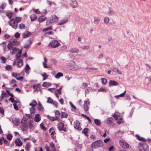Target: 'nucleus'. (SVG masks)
<instances>
[{"mask_svg":"<svg viewBox=\"0 0 151 151\" xmlns=\"http://www.w3.org/2000/svg\"><path fill=\"white\" fill-rule=\"evenodd\" d=\"M102 83L103 84H105L107 82V80L104 78H101Z\"/></svg>","mask_w":151,"mask_h":151,"instance_id":"c03bdc74","label":"nucleus"},{"mask_svg":"<svg viewBox=\"0 0 151 151\" xmlns=\"http://www.w3.org/2000/svg\"><path fill=\"white\" fill-rule=\"evenodd\" d=\"M63 76V73L58 72L55 75V78L57 79H59L60 77H62Z\"/></svg>","mask_w":151,"mask_h":151,"instance_id":"7c9ffc66","label":"nucleus"},{"mask_svg":"<svg viewBox=\"0 0 151 151\" xmlns=\"http://www.w3.org/2000/svg\"><path fill=\"white\" fill-rule=\"evenodd\" d=\"M88 86V84L86 83H83L82 86V88H85Z\"/></svg>","mask_w":151,"mask_h":151,"instance_id":"69168bd1","label":"nucleus"},{"mask_svg":"<svg viewBox=\"0 0 151 151\" xmlns=\"http://www.w3.org/2000/svg\"><path fill=\"white\" fill-rule=\"evenodd\" d=\"M58 18L55 15H53L50 19H48L47 21L46 24L47 25H48L50 24L57 21L58 20Z\"/></svg>","mask_w":151,"mask_h":151,"instance_id":"20e7f679","label":"nucleus"},{"mask_svg":"<svg viewBox=\"0 0 151 151\" xmlns=\"http://www.w3.org/2000/svg\"><path fill=\"white\" fill-rule=\"evenodd\" d=\"M1 62L2 63H5L6 61V59L4 57H1L0 58Z\"/></svg>","mask_w":151,"mask_h":151,"instance_id":"de8ad7c7","label":"nucleus"},{"mask_svg":"<svg viewBox=\"0 0 151 151\" xmlns=\"http://www.w3.org/2000/svg\"><path fill=\"white\" fill-rule=\"evenodd\" d=\"M30 18L31 21H33L37 19V16L35 14H32L30 16Z\"/></svg>","mask_w":151,"mask_h":151,"instance_id":"c85d7f7f","label":"nucleus"},{"mask_svg":"<svg viewBox=\"0 0 151 151\" xmlns=\"http://www.w3.org/2000/svg\"><path fill=\"white\" fill-rule=\"evenodd\" d=\"M32 42L30 40H27L25 44L24 45V48H27L29 47V45L32 44Z\"/></svg>","mask_w":151,"mask_h":151,"instance_id":"2eb2a0df","label":"nucleus"},{"mask_svg":"<svg viewBox=\"0 0 151 151\" xmlns=\"http://www.w3.org/2000/svg\"><path fill=\"white\" fill-rule=\"evenodd\" d=\"M124 122L123 119L120 118H119L117 121V122L118 124H120Z\"/></svg>","mask_w":151,"mask_h":151,"instance_id":"09e8293b","label":"nucleus"},{"mask_svg":"<svg viewBox=\"0 0 151 151\" xmlns=\"http://www.w3.org/2000/svg\"><path fill=\"white\" fill-rule=\"evenodd\" d=\"M7 139L9 141L11 140L12 138V136L11 134H9L7 135L6 136Z\"/></svg>","mask_w":151,"mask_h":151,"instance_id":"6e6d98bb","label":"nucleus"},{"mask_svg":"<svg viewBox=\"0 0 151 151\" xmlns=\"http://www.w3.org/2000/svg\"><path fill=\"white\" fill-rule=\"evenodd\" d=\"M17 48L16 47H14L11 50V53L12 55H13L17 52Z\"/></svg>","mask_w":151,"mask_h":151,"instance_id":"72a5a7b5","label":"nucleus"},{"mask_svg":"<svg viewBox=\"0 0 151 151\" xmlns=\"http://www.w3.org/2000/svg\"><path fill=\"white\" fill-rule=\"evenodd\" d=\"M15 143L17 146H21L22 145V143L20 139L19 138L16 139L15 140Z\"/></svg>","mask_w":151,"mask_h":151,"instance_id":"f3484780","label":"nucleus"},{"mask_svg":"<svg viewBox=\"0 0 151 151\" xmlns=\"http://www.w3.org/2000/svg\"><path fill=\"white\" fill-rule=\"evenodd\" d=\"M15 64L19 68L21 67L23 65V61L22 59H19L16 60L13 64Z\"/></svg>","mask_w":151,"mask_h":151,"instance_id":"1a4fd4ad","label":"nucleus"},{"mask_svg":"<svg viewBox=\"0 0 151 151\" xmlns=\"http://www.w3.org/2000/svg\"><path fill=\"white\" fill-rule=\"evenodd\" d=\"M35 110V109L34 107H31L30 109V111L31 114L34 113Z\"/></svg>","mask_w":151,"mask_h":151,"instance_id":"603ef678","label":"nucleus"},{"mask_svg":"<svg viewBox=\"0 0 151 151\" xmlns=\"http://www.w3.org/2000/svg\"><path fill=\"white\" fill-rule=\"evenodd\" d=\"M34 119L35 122H39L40 120V115L38 114H36L35 116Z\"/></svg>","mask_w":151,"mask_h":151,"instance_id":"5701e85b","label":"nucleus"},{"mask_svg":"<svg viewBox=\"0 0 151 151\" xmlns=\"http://www.w3.org/2000/svg\"><path fill=\"white\" fill-rule=\"evenodd\" d=\"M37 109L41 111H43L44 110V108L40 102L38 103Z\"/></svg>","mask_w":151,"mask_h":151,"instance_id":"aec40b11","label":"nucleus"},{"mask_svg":"<svg viewBox=\"0 0 151 151\" xmlns=\"http://www.w3.org/2000/svg\"><path fill=\"white\" fill-rule=\"evenodd\" d=\"M55 117L57 118V120H58L60 116V113L58 110H56L55 111Z\"/></svg>","mask_w":151,"mask_h":151,"instance_id":"b1692460","label":"nucleus"},{"mask_svg":"<svg viewBox=\"0 0 151 151\" xmlns=\"http://www.w3.org/2000/svg\"><path fill=\"white\" fill-rule=\"evenodd\" d=\"M95 124L98 126L100 125L101 124V122L100 120L98 119H95L94 120Z\"/></svg>","mask_w":151,"mask_h":151,"instance_id":"c756f323","label":"nucleus"},{"mask_svg":"<svg viewBox=\"0 0 151 151\" xmlns=\"http://www.w3.org/2000/svg\"><path fill=\"white\" fill-rule=\"evenodd\" d=\"M42 76L43 77V80H44L47 79L48 76L45 73H44L42 74Z\"/></svg>","mask_w":151,"mask_h":151,"instance_id":"ea45409f","label":"nucleus"},{"mask_svg":"<svg viewBox=\"0 0 151 151\" xmlns=\"http://www.w3.org/2000/svg\"><path fill=\"white\" fill-rule=\"evenodd\" d=\"M46 19V18L44 17H40L38 19V21L40 22H42L44 21Z\"/></svg>","mask_w":151,"mask_h":151,"instance_id":"79ce46f5","label":"nucleus"},{"mask_svg":"<svg viewBox=\"0 0 151 151\" xmlns=\"http://www.w3.org/2000/svg\"><path fill=\"white\" fill-rule=\"evenodd\" d=\"M91 91H92V89L90 87H88L86 88L85 93H88L89 92H90Z\"/></svg>","mask_w":151,"mask_h":151,"instance_id":"4d7b16f0","label":"nucleus"},{"mask_svg":"<svg viewBox=\"0 0 151 151\" xmlns=\"http://www.w3.org/2000/svg\"><path fill=\"white\" fill-rule=\"evenodd\" d=\"M68 19H65L62 20L59 23H58V24L59 25H61L63 24H64L66 23L68 21Z\"/></svg>","mask_w":151,"mask_h":151,"instance_id":"a878e982","label":"nucleus"},{"mask_svg":"<svg viewBox=\"0 0 151 151\" xmlns=\"http://www.w3.org/2000/svg\"><path fill=\"white\" fill-rule=\"evenodd\" d=\"M19 28L20 29H24L25 28V25L24 24H20L19 25Z\"/></svg>","mask_w":151,"mask_h":151,"instance_id":"3c124183","label":"nucleus"},{"mask_svg":"<svg viewBox=\"0 0 151 151\" xmlns=\"http://www.w3.org/2000/svg\"><path fill=\"white\" fill-rule=\"evenodd\" d=\"M107 13L108 14H110V15L114 14V12L113 11H111V10L110 9H109V11L107 12Z\"/></svg>","mask_w":151,"mask_h":151,"instance_id":"338daca9","label":"nucleus"},{"mask_svg":"<svg viewBox=\"0 0 151 151\" xmlns=\"http://www.w3.org/2000/svg\"><path fill=\"white\" fill-rule=\"evenodd\" d=\"M5 68L8 70H10L12 69V67L10 65H7L6 66Z\"/></svg>","mask_w":151,"mask_h":151,"instance_id":"680f3d73","label":"nucleus"},{"mask_svg":"<svg viewBox=\"0 0 151 151\" xmlns=\"http://www.w3.org/2000/svg\"><path fill=\"white\" fill-rule=\"evenodd\" d=\"M112 70L114 72L117 73L118 74H122V73L121 71L119 70L117 68H114L112 69Z\"/></svg>","mask_w":151,"mask_h":151,"instance_id":"bb28decb","label":"nucleus"},{"mask_svg":"<svg viewBox=\"0 0 151 151\" xmlns=\"http://www.w3.org/2000/svg\"><path fill=\"white\" fill-rule=\"evenodd\" d=\"M6 92L8 93V94L12 97H14V95H13V94L12 93H11L9 91L6 90Z\"/></svg>","mask_w":151,"mask_h":151,"instance_id":"0e129e2a","label":"nucleus"},{"mask_svg":"<svg viewBox=\"0 0 151 151\" xmlns=\"http://www.w3.org/2000/svg\"><path fill=\"white\" fill-rule=\"evenodd\" d=\"M37 103L35 100H32V102L29 104V105L32 106V107H34L37 105Z\"/></svg>","mask_w":151,"mask_h":151,"instance_id":"c9c22d12","label":"nucleus"},{"mask_svg":"<svg viewBox=\"0 0 151 151\" xmlns=\"http://www.w3.org/2000/svg\"><path fill=\"white\" fill-rule=\"evenodd\" d=\"M103 142L100 140H97L94 142L91 145V147L93 148H96L98 147L102 146L103 145Z\"/></svg>","mask_w":151,"mask_h":151,"instance_id":"f03ea898","label":"nucleus"},{"mask_svg":"<svg viewBox=\"0 0 151 151\" xmlns=\"http://www.w3.org/2000/svg\"><path fill=\"white\" fill-rule=\"evenodd\" d=\"M52 26H50L43 29V31L45 32L48 30H51L52 29Z\"/></svg>","mask_w":151,"mask_h":151,"instance_id":"864d4df0","label":"nucleus"},{"mask_svg":"<svg viewBox=\"0 0 151 151\" xmlns=\"http://www.w3.org/2000/svg\"><path fill=\"white\" fill-rule=\"evenodd\" d=\"M21 18L19 17H17L14 19V20H15V22H17V23L18 24V23L20 22L21 21Z\"/></svg>","mask_w":151,"mask_h":151,"instance_id":"49530a36","label":"nucleus"},{"mask_svg":"<svg viewBox=\"0 0 151 151\" xmlns=\"http://www.w3.org/2000/svg\"><path fill=\"white\" fill-rule=\"evenodd\" d=\"M109 83L110 86H117L118 85V83L117 82L113 81H110Z\"/></svg>","mask_w":151,"mask_h":151,"instance_id":"4be33fe9","label":"nucleus"},{"mask_svg":"<svg viewBox=\"0 0 151 151\" xmlns=\"http://www.w3.org/2000/svg\"><path fill=\"white\" fill-rule=\"evenodd\" d=\"M120 144L122 147L124 149L127 148L129 147V144L123 140L120 141Z\"/></svg>","mask_w":151,"mask_h":151,"instance_id":"9d476101","label":"nucleus"},{"mask_svg":"<svg viewBox=\"0 0 151 151\" xmlns=\"http://www.w3.org/2000/svg\"><path fill=\"white\" fill-rule=\"evenodd\" d=\"M109 21V18L108 17H105L104 20V22L106 23H108Z\"/></svg>","mask_w":151,"mask_h":151,"instance_id":"8fccbe9b","label":"nucleus"},{"mask_svg":"<svg viewBox=\"0 0 151 151\" xmlns=\"http://www.w3.org/2000/svg\"><path fill=\"white\" fill-rule=\"evenodd\" d=\"M70 68L73 70H77L80 68L73 61H71L70 63Z\"/></svg>","mask_w":151,"mask_h":151,"instance_id":"7ed1b4c3","label":"nucleus"},{"mask_svg":"<svg viewBox=\"0 0 151 151\" xmlns=\"http://www.w3.org/2000/svg\"><path fill=\"white\" fill-rule=\"evenodd\" d=\"M89 129L88 128H85L82 130V132L86 136H88L87 133L88 132Z\"/></svg>","mask_w":151,"mask_h":151,"instance_id":"f704fd0d","label":"nucleus"},{"mask_svg":"<svg viewBox=\"0 0 151 151\" xmlns=\"http://www.w3.org/2000/svg\"><path fill=\"white\" fill-rule=\"evenodd\" d=\"M31 34L30 32L27 31L22 34V36L23 38H27L30 37Z\"/></svg>","mask_w":151,"mask_h":151,"instance_id":"dca6fc26","label":"nucleus"},{"mask_svg":"<svg viewBox=\"0 0 151 151\" xmlns=\"http://www.w3.org/2000/svg\"><path fill=\"white\" fill-rule=\"evenodd\" d=\"M90 46L89 45H85L83 46H81L80 48L83 50H88L89 49Z\"/></svg>","mask_w":151,"mask_h":151,"instance_id":"58836bf2","label":"nucleus"},{"mask_svg":"<svg viewBox=\"0 0 151 151\" xmlns=\"http://www.w3.org/2000/svg\"><path fill=\"white\" fill-rule=\"evenodd\" d=\"M74 127L75 129L78 130H81L82 128L80 126V122L78 120H76L74 123Z\"/></svg>","mask_w":151,"mask_h":151,"instance_id":"6e6552de","label":"nucleus"},{"mask_svg":"<svg viewBox=\"0 0 151 151\" xmlns=\"http://www.w3.org/2000/svg\"><path fill=\"white\" fill-rule=\"evenodd\" d=\"M119 116L120 114L118 112H115L113 115V116L116 120H117L118 119V117Z\"/></svg>","mask_w":151,"mask_h":151,"instance_id":"cd10ccee","label":"nucleus"},{"mask_svg":"<svg viewBox=\"0 0 151 151\" xmlns=\"http://www.w3.org/2000/svg\"><path fill=\"white\" fill-rule=\"evenodd\" d=\"M50 61H51L52 63H53L55 64L57 63V61L55 59H51L50 60Z\"/></svg>","mask_w":151,"mask_h":151,"instance_id":"774afa93","label":"nucleus"},{"mask_svg":"<svg viewBox=\"0 0 151 151\" xmlns=\"http://www.w3.org/2000/svg\"><path fill=\"white\" fill-rule=\"evenodd\" d=\"M60 45L59 42L56 40L52 41L49 44V46L53 48H56Z\"/></svg>","mask_w":151,"mask_h":151,"instance_id":"39448f33","label":"nucleus"},{"mask_svg":"<svg viewBox=\"0 0 151 151\" xmlns=\"http://www.w3.org/2000/svg\"><path fill=\"white\" fill-rule=\"evenodd\" d=\"M113 119L112 117L108 118L105 121V123L107 124L109 126H110L113 123Z\"/></svg>","mask_w":151,"mask_h":151,"instance_id":"4468645a","label":"nucleus"},{"mask_svg":"<svg viewBox=\"0 0 151 151\" xmlns=\"http://www.w3.org/2000/svg\"><path fill=\"white\" fill-rule=\"evenodd\" d=\"M81 115L82 116H84L85 117V118H86V119L88 120V122H89L90 123L91 122V120L90 119V118L87 116L83 114H82Z\"/></svg>","mask_w":151,"mask_h":151,"instance_id":"37998d69","label":"nucleus"},{"mask_svg":"<svg viewBox=\"0 0 151 151\" xmlns=\"http://www.w3.org/2000/svg\"><path fill=\"white\" fill-rule=\"evenodd\" d=\"M12 14L13 13L9 11L6 12V15L9 19H10L12 17Z\"/></svg>","mask_w":151,"mask_h":151,"instance_id":"2f4dec72","label":"nucleus"},{"mask_svg":"<svg viewBox=\"0 0 151 151\" xmlns=\"http://www.w3.org/2000/svg\"><path fill=\"white\" fill-rule=\"evenodd\" d=\"M53 101V100L52 99V98L50 97H49L47 101V103L52 104Z\"/></svg>","mask_w":151,"mask_h":151,"instance_id":"a18cd8bd","label":"nucleus"},{"mask_svg":"<svg viewBox=\"0 0 151 151\" xmlns=\"http://www.w3.org/2000/svg\"><path fill=\"white\" fill-rule=\"evenodd\" d=\"M99 91L106 92V90L103 88H101L98 90Z\"/></svg>","mask_w":151,"mask_h":151,"instance_id":"052dcab7","label":"nucleus"},{"mask_svg":"<svg viewBox=\"0 0 151 151\" xmlns=\"http://www.w3.org/2000/svg\"><path fill=\"white\" fill-rule=\"evenodd\" d=\"M40 127L44 131L46 130V128L44 126V125L42 123H41L40 124Z\"/></svg>","mask_w":151,"mask_h":151,"instance_id":"5fc2aeb1","label":"nucleus"},{"mask_svg":"<svg viewBox=\"0 0 151 151\" xmlns=\"http://www.w3.org/2000/svg\"><path fill=\"white\" fill-rule=\"evenodd\" d=\"M22 126L21 127L22 129L24 131H27L28 130V125L26 122H22Z\"/></svg>","mask_w":151,"mask_h":151,"instance_id":"f8f14e48","label":"nucleus"},{"mask_svg":"<svg viewBox=\"0 0 151 151\" xmlns=\"http://www.w3.org/2000/svg\"><path fill=\"white\" fill-rule=\"evenodd\" d=\"M14 36L16 38H18L20 37V34L18 32H16Z\"/></svg>","mask_w":151,"mask_h":151,"instance_id":"bf43d9fd","label":"nucleus"},{"mask_svg":"<svg viewBox=\"0 0 151 151\" xmlns=\"http://www.w3.org/2000/svg\"><path fill=\"white\" fill-rule=\"evenodd\" d=\"M9 25L13 28L16 29L17 27V24L15 22L14 19L12 18L10 19L9 22Z\"/></svg>","mask_w":151,"mask_h":151,"instance_id":"423d86ee","label":"nucleus"},{"mask_svg":"<svg viewBox=\"0 0 151 151\" xmlns=\"http://www.w3.org/2000/svg\"><path fill=\"white\" fill-rule=\"evenodd\" d=\"M70 4L73 8H76L77 7L78 2L76 0H70Z\"/></svg>","mask_w":151,"mask_h":151,"instance_id":"9b49d317","label":"nucleus"},{"mask_svg":"<svg viewBox=\"0 0 151 151\" xmlns=\"http://www.w3.org/2000/svg\"><path fill=\"white\" fill-rule=\"evenodd\" d=\"M135 136L137 138V139L139 140L142 141L143 142L146 141V140L145 138L142 137H140L137 134Z\"/></svg>","mask_w":151,"mask_h":151,"instance_id":"393cba45","label":"nucleus"},{"mask_svg":"<svg viewBox=\"0 0 151 151\" xmlns=\"http://www.w3.org/2000/svg\"><path fill=\"white\" fill-rule=\"evenodd\" d=\"M50 145L51 148L52 149L53 151H55L56 150V148L55 145L53 142H51L50 143Z\"/></svg>","mask_w":151,"mask_h":151,"instance_id":"e433bc0d","label":"nucleus"},{"mask_svg":"<svg viewBox=\"0 0 151 151\" xmlns=\"http://www.w3.org/2000/svg\"><path fill=\"white\" fill-rule=\"evenodd\" d=\"M30 69V68L28 64H27L26 65V67L25 68V70L27 72V71H28Z\"/></svg>","mask_w":151,"mask_h":151,"instance_id":"13d9d810","label":"nucleus"},{"mask_svg":"<svg viewBox=\"0 0 151 151\" xmlns=\"http://www.w3.org/2000/svg\"><path fill=\"white\" fill-rule=\"evenodd\" d=\"M64 124L61 122H60L58 124L57 127L58 129L60 131H63L65 132L66 131L65 128L64 127Z\"/></svg>","mask_w":151,"mask_h":151,"instance_id":"0eeeda50","label":"nucleus"},{"mask_svg":"<svg viewBox=\"0 0 151 151\" xmlns=\"http://www.w3.org/2000/svg\"><path fill=\"white\" fill-rule=\"evenodd\" d=\"M12 121L15 126H17L19 124L20 121L19 119L15 118Z\"/></svg>","mask_w":151,"mask_h":151,"instance_id":"6ab92c4d","label":"nucleus"},{"mask_svg":"<svg viewBox=\"0 0 151 151\" xmlns=\"http://www.w3.org/2000/svg\"><path fill=\"white\" fill-rule=\"evenodd\" d=\"M100 21V18L99 17L97 16H95L94 17L93 23L94 24H97Z\"/></svg>","mask_w":151,"mask_h":151,"instance_id":"a211bd4d","label":"nucleus"},{"mask_svg":"<svg viewBox=\"0 0 151 151\" xmlns=\"http://www.w3.org/2000/svg\"><path fill=\"white\" fill-rule=\"evenodd\" d=\"M79 105L83 108L84 110L87 111L89 109L90 102L89 101L83 102L81 99L79 100Z\"/></svg>","mask_w":151,"mask_h":151,"instance_id":"f257e3e1","label":"nucleus"},{"mask_svg":"<svg viewBox=\"0 0 151 151\" xmlns=\"http://www.w3.org/2000/svg\"><path fill=\"white\" fill-rule=\"evenodd\" d=\"M47 117L51 121L57 120V119L55 116H51L49 115L47 116Z\"/></svg>","mask_w":151,"mask_h":151,"instance_id":"473e14b6","label":"nucleus"},{"mask_svg":"<svg viewBox=\"0 0 151 151\" xmlns=\"http://www.w3.org/2000/svg\"><path fill=\"white\" fill-rule=\"evenodd\" d=\"M79 50L77 48H73L69 51L70 52L72 53H78L79 52Z\"/></svg>","mask_w":151,"mask_h":151,"instance_id":"412c9836","label":"nucleus"},{"mask_svg":"<svg viewBox=\"0 0 151 151\" xmlns=\"http://www.w3.org/2000/svg\"><path fill=\"white\" fill-rule=\"evenodd\" d=\"M51 85V83H48L47 82H44L43 83V86L44 87H47L49 85Z\"/></svg>","mask_w":151,"mask_h":151,"instance_id":"a19ab883","label":"nucleus"},{"mask_svg":"<svg viewBox=\"0 0 151 151\" xmlns=\"http://www.w3.org/2000/svg\"><path fill=\"white\" fill-rule=\"evenodd\" d=\"M68 116V114L65 112H63L61 113V118H67Z\"/></svg>","mask_w":151,"mask_h":151,"instance_id":"4c0bfd02","label":"nucleus"},{"mask_svg":"<svg viewBox=\"0 0 151 151\" xmlns=\"http://www.w3.org/2000/svg\"><path fill=\"white\" fill-rule=\"evenodd\" d=\"M103 57V54L102 53H100L99 56L98 57V59L99 60H100Z\"/></svg>","mask_w":151,"mask_h":151,"instance_id":"e2e57ef3","label":"nucleus"},{"mask_svg":"<svg viewBox=\"0 0 151 151\" xmlns=\"http://www.w3.org/2000/svg\"><path fill=\"white\" fill-rule=\"evenodd\" d=\"M9 43L12 46L17 45L19 44L20 42L17 41L15 40L11 39L9 40Z\"/></svg>","mask_w":151,"mask_h":151,"instance_id":"ddd939ff","label":"nucleus"}]
</instances>
